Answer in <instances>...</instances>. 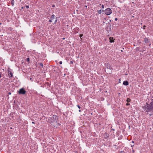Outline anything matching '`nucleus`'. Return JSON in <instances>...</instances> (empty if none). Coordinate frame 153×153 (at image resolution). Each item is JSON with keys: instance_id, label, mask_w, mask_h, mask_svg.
Wrapping results in <instances>:
<instances>
[{"instance_id": "nucleus-14", "label": "nucleus", "mask_w": 153, "mask_h": 153, "mask_svg": "<svg viewBox=\"0 0 153 153\" xmlns=\"http://www.w3.org/2000/svg\"><path fill=\"white\" fill-rule=\"evenodd\" d=\"M102 11L101 10H98V13L99 14H101V13Z\"/></svg>"}, {"instance_id": "nucleus-21", "label": "nucleus", "mask_w": 153, "mask_h": 153, "mask_svg": "<svg viewBox=\"0 0 153 153\" xmlns=\"http://www.w3.org/2000/svg\"><path fill=\"white\" fill-rule=\"evenodd\" d=\"M146 27V26H145V25H144L143 26V29H145V27Z\"/></svg>"}, {"instance_id": "nucleus-7", "label": "nucleus", "mask_w": 153, "mask_h": 153, "mask_svg": "<svg viewBox=\"0 0 153 153\" xmlns=\"http://www.w3.org/2000/svg\"><path fill=\"white\" fill-rule=\"evenodd\" d=\"M8 75L9 76V77H12L13 76V73L11 71L8 70Z\"/></svg>"}, {"instance_id": "nucleus-26", "label": "nucleus", "mask_w": 153, "mask_h": 153, "mask_svg": "<svg viewBox=\"0 0 153 153\" xmlns=\"http://www.w3.org/2000/svg\"><path fill=\"white\" fill-rule=\"evenodd\" d=\"M102 8H104V5H102Z\"/></svg>"}, {"instance_id": "nucleus-28", "label": "nucleus", "mask_w": 153, "mask_h": 153, "mask_svg": "<svg viewBox=\"0 0 153 153\" xmlns=\"http://www.w3.org/2000/svg\"><path fill=\"white\" fill-rule=\"evenodd\" d=\"M26 7L27 8H29V6H27H27H26Z\"/></svg>"}, {"instance_id": "nucleus-10", "label": "nucleus", "mask_w": 153, "mask_h": 153, "mask_svg": "<svg viewBox=\"0 0 153 153\" xmlns=\"http://www.w3.org/2000/svg\"><path fill=\"white\" fill-rule=\"evenodd\" d=\"M110 39V42L111 43L113 42H114V40L113 39V38L110 37L109 38Z\"/></svg>"}, {"instance_id": "nucleus-2", "label": "nucleus", "mask_w": 153, "mask_h": 153, "mask_svg": "<svg viewBox=\"0 0 153 153\" xmlns=\"http://www.w3.org/2000/svg\"><path fill=\"white\" fill-rule=\"evenodd\" d=\"M58 119L57 117L55 115H53L52 117H50L48 120V121L49 123L51 124L52 126L54 124L55 122H57Z\"/></svg>"}, {"instance_id": "nucleus-3", "label": "nucleus", "mask_w": 153, "mask_h": 153, "mask_svg": "<svg viewBox=\"0 0 153 153\" xmlns=\"http://www.w3.org/2000/svg\"><path fill=\"white\" fill-rule=\"evenodd\" d=\"M112 11L109 8H108L106 9L105 10V14L107 15H109L112 13Z\"/></svg>"}, {"instance_id": "nucleus-25", "label": "nucleus", "mask_w": 153, "mask_h": 153, "mask_svg": "<svg viewBox=\"0 0 153 153\" xmlns=\"http://www.w3.org/2000/svg\"><path fill=\"white\" fill-rule=\"evenodd\" d=\"M59 63L60 64H62V61H60L59 62Z\"/></svg>"}, {"instance_id": "nucleus-22", "label": "nucleus", "mask_w": 153, "mask_h": 153, "mask_svg": "<svg viewBox=\"0 0 153 153\" xmlns=\"http://www.w3.org/2000/svg\"><path fill=\"white\" fill-rule=\"evenodd\" d=\"M77 106L79 108V109H80L81 108V107H80V106L79 105H77Z\"/></svg>"}, {"instance_id": "nucleus-13", "label": "nucleus", "mask_w": 153, "mask_h": 153, "mask_svg": "<svg viewBox=\"0 0 153 153\" xmlns=\"http://www.w3.org/2000/svg\"><path fill=\"white\" fill-rule=\"evenodd\" d=\"M14 0H12L11 1V4L13 6L14 5Z\"/></svg>"}, {"instance_id": "nucleus-12", "label": "nucleus", "mask_w": 153, "mask_h": 153, "mask_svg": "<svg viewBox=\"0 0 153 153\" xmlns=\"http://www.w3.org/2000/svg\"><path fill=\"white\" fill-rule=\"evenodd\" d=\"M131 101V100L129 98H128L126 100V101L128 102H130Z\"/></svg>"}, {"instance_id": "nucleus-31", "label": "nucleus", "mask_w": 153, "mask_h": 153, "mask_svg": "<svg viewBox=\"0 0 153 153\" xmlns=\"http://www.w3.org/2000/svg\"><path fill=\"white\" fill-rule=\"evenodd\" d=\"M115 20L116 21H117V18H115Z\"/></svg>"}, {"instance_id": "nucleus-11", "label": "nucleus", "mask_w": 153, "mask_h": 153, "mask_svg": "<svg viewBox=\"0 0 153 153\" xmlns=\"http://www.w3.org/2000/svg\"><path fill=\"white\" fill-rule=\"evenodd\" d=\"M55 17V16L53 14L52 15H51V20H53V19Z\"/></svg>"}, {"instance_id": "nucleus-23", "label": "nucleus", "mask_w": 153, "mask_h": 153, "mask_svg": "<svg viewBox=\"0 0 153 153\" xmlns=\"http://www.w3.org/2000/svg\"><path fill=\"white\" fill-rule=\"evenodd\" d=\"M56 19L55 20V21L54 23H55L57 22V17H56Z\"/></svg>"}, {"instance_id": "nucleus-39", "label": "nucleus", "mask_w": 153, "mask_h": 153, "mask_svg": "<svg viewBox=\"0 0 153 153\" xmlns=\"http://www.w3.org/2000/svg\"><path fill=\"white\" fill-rule=\"evenodd\" d=\"M112 130H114V129H112Z\"/></svg>"}, {"instance_id": "nucleus-18", "label": "nucleus", "mask_w": 153, "mask_h": 153, "mask_svg": "<svg viewBox=\"0 0 153 153\" xmlns=\"http://www.w3.org/2000/svg\"><path fill=\"white\" fill-rule=\"evenodd\" d=\"M119 153H126L123 151H121Z\"/></svg>"}, {"instance_id": "nucleus-30", "label": "nucleus", "mask_w": 153, "mask_h": 153, "mask_svg": "<svg viewBox=\"0 0 153 153\" xmlns=\"http://www.w3.org/2000/svg\"><path fill=\"white\" fill-rule=\"evenodd\" d=\"M120 79H119V83H120V81H121V80H120Z\"/></svg>"}, {"instance_id": "nucleus-16", "label": "nucleus", "mask_w": 153, "mask_h": 153, "mask_svg": "<svg viewBox=\"0 0 153 153\" xmlns=\"http://www.w3.org/2000/svg\"><path fill=\"white\" fill-rule=\"evenodd\" d=\"M140 47H137L136 48V50L137 51H139V49H140Z\"/></svg>"}, {"instance_id": "nucleus-9", "label": "nucleus", "mask_w": 153, "mask_h": 153, "mask_svg": "<svg viewBox=\"0 0 153 153\" xmlns=\"http://www.w3.org/2000/svg\"><path fill=\"white\" fill-rule=\"evenodd\" d=\"M128 84H129V83H128V82L127 80L124 81L123 82V84L124 85H126V86L128 85Z\"/></svg>"}, {"instance_id": "nucleus-29", "label": "nucleus", "mask_w": 153, "mask_h": 153, "mask_svg": "<svg viewBox=\"0 0 153 153\" xmlns=\"http://www.w3.org/2000/svg\"><path fill=\"white\" fill-rule=\"evenodd\" d=\"M49 22H52V20H51H51H50L49 21Z\"/></svg>"}, {"instance_id": "nucleus-41", "label": "nucleus", "mask_w": 153, "mask_h": 153, "mask_svg": "<svg viewBox=\"0 0 153 153\" xmlns=\"http://www.w3.org/2000/svg\"><path fill=\"white\" fill-rule=\"evenodd\" d=\"M63 39H65V38H63Z\"/></svg>"}, {"instance_id": "nucleus-34", "label": "nucleus", "mask_w": 153, "mask_h": 153, "mask_svg": "<svg viewBox=\"0 0 153 153\" xmlns=\"http://www.w3.org/2000/svg\"><path fill=\"white\" fill-rule=\"evenodd\" d=\"M32 123L33 124H35V123L34 122H32Z\"/></svg>"}, {"instance_id": "nucleus-27", "label": "nucleus", "mask_w": 153, "mask_h": 153, "mask_svg": "<svg viewBox=\"0 0 153 153\" xmlns=\"http://www.w3.org/2000/svg\"><path fill=\"white\" fill-rule=\"evenodd\" d=\"M52 7H55V5L54 4H53V5H52Z\"/></svg>"}, {"instance_id": "nucleus-33", "label": "nucleus", "mask_w": 153, "mask_h": 153, "mask_svg": "<svg viewBox=\"0 0 153 153\" xmlns=\"http://www.w3.org/2000/svg\"><path fill=\"white\" fill-rule=\"evenodd\" d=\"M70 63H71V64H73V61H71Z\"/></svg>"}, {"instance_id": "nucleus-24", "label": "nucleus", "mask_w": 153, "mask_h": 153, "mask_svg": "<svg viewBox=\"0 0 153 153\" xmlns=\"http://www.w3.org/2000/svg\"><path fill=\"white\" fill-rule=\"evenodd\" d=\"M83 36V34H80V37H82V36Z\"/></svg>"}, {"instance_id": "nucleus-32", "label": "nucleus", "mask_w": 153, "mask_h": 153, "mask_svg": "<svg viewBox=\"0 0 153 153\" xmlns=\"http://www.w3.org/2000/svg\"><path fill=\"white\" fill-rule=\"evenodd\" d=\"M8 94L9 95H10L11 94V93L10 92H9L8 93Z\"/></svg>"}, {"instance_id": "nucleus-40", "label": "nucleus", "mask_w": 153, "mask_h": 153, "mask_svg": "<svg viewBox=\"0 0 153 153\" xmlns=\"http://www.w3.org/2000/svg\"><path fill=\"white\" fill-rule=\"evenodd\" d=\"M85 7H87V6H85Z\"/></svg>"}, {"instance_id": "nucleus-35", "label": "nucleus", "mask_w": 153, "mask_h": 153, "mask_svg": "<svg viewBox=\"0 0 153 153\" xmlns=\"http://www.w3.org/2000/svg\"><path fill=\"white\" fill-rule=\"evenodd\" d=\"M104 10H102V12H104Z\"/></svg>"}, {"instance_id": "nucleus-1", "label": "nucleus", "mask_w": 153, "mask_h": 153, "mask_svg": "<svg viewBox=\"0 0 153 153\" xmlns=\"http://www.w3.org/2000/svg\"><path fill=\"white\" fill-rule=\"evenodd\" d=\"M151 100L152 101L150 104L147 102V105H145L143 107V109L146 112H148L153 110V100Z\"/></svg>"}, {"instance_id": "nucleus-20", "label": "nucleus", "mask_w": 153, "mask_h": 153, "mask_svg": "<svg viewBox=\"0 0 153 153\" xmlns=\"http://www.w3.org/2000/svg\"><path fill=\"white\" fill-rule=\"evenodd\" d=\"M130 104L128 103V102H127V103H126V105H127V106H128V105H130Z\"/></svg>"}, {"instance_id": "nucleus-38", "label": "nucleus", "mask_w": 153, "mask_h": 153, "mask_svg": "<svg viewBox=\"0 0 153 153\" xmlns=\"http://www.w3.org/2000/svg\"><path fill=\"white\" fill-rule=\"evenodd\" d=\"M151 45V44H149V46H150V45Z\"/></svg>"}, {"instance_id": "nucleus-15", "label": "nucleus", "mask_w": 153, "mask_h": 153, "mask_svg": "<svg viewBox=\"0 0 153 153\" xmlns=\"http://www.w3.org/2000/svg\"><path fill=\"white\" fill-rule=\"evenodd\" d=\"M39 65L41 66H42V67H43V64L42 63H39Z\"/></svg>"}, {"instance_id": "nucleus-6", "label": "nucleus", "mask_w": 153, "mask_h": 153, "mask_svg": "<svg viewBox=\"0 0 153 153\" xmlns=\"http://www.w3.org/2000/svg\"><path fill=\"white\" fill-rule=\"evenodd\" d=\"M60 125V124L59 123H57V121L56 122H55L54 124L53 125V126L54 127L57 128Z\"/></svg>"}, {"instance_id": "nucleus-8", "label": "nucleus", "mask_w": 153, "mask_h": 153, "mask_svg": "<svg viewBox=\"0 0 153 153\" xmlns=\"http://www.w3.org/2000/svg\"><path fill=\"white\" fill-rule=\"evenodd\" d=\"M144 42L146 43H148L150 42V40L148 38L145 37L144 38Z\"/></svg>"}, {"instance_id": "nucleus-37", "label": "nucleus", "mask_w": 153, "mask_h": 153, "mask_svg": "<svg viewBox=\"0 0 153 153\" xmlns=\"http://www.w3.org/2000/svg\"><path fill=\"white\" fill-rule=\"evenodd\" d=\"M132 143H134V141H132Z\"/></svg>"}, {"instance_id": "nucleus-5", "label": "nucleus", "mask_w": 153, "mask_h": 153, "mask_svg": "<svg viewBox=\"0 0 153 153\" xmlns=\"http://www.w3.org/2000/svg\"><path fill=\"white\" fill-rule=\"evenodd\" d=\"M105 65L108 69L111 70L112 68V67L111 65L108 63H106L105 64Z\"/></svg>"}, {"instance_id": "nucleus-4", "label": "nucleus", "mask_w": 153, "mask_h": 153, "mask_svg": "<svg viewBox=\"0 0 153 153\" xmlns=\"http://www.w3.org/2000/svg\"><path fill=\"white\" fill-rule=\"evenodd\" d=\"M26 91L24 88H22L19 90L18 93L19 94H25Z\"/></svg>"}, {"instance_id": "nucleus-19", "label": "nucleus", "mask_w": 153, "mask_h": 153, "mask_svg": "<svg viewBox=\"0 0 153 153\" xmlns=\"http://www.w3.org/2000/svg\"><path fill=\"white\" fill-rule=\"evenodd\" d=\"M2 75V72H0V78L1 77Z\"/></svg>"}, {"instance_id": "nucleus-17", "label": "nucleus", "mask_w": 153, "mask_h": 153, "mask_svg": "<svg viewBox=\"0 0 153 153\" xmlns=\"http://www.w3.org/2000/svg\"><path fill=\"white\" fill-rule=\"evenodd\" d=\"M27 61L28 62H29L30 61V59L29 58H27Z\"/></svg>"}, {"instance_id": "nucleus-36", "label": "nucleus", "mask_w": 153, "mask_h": 153, "mask_svg": "<svg viewBox=\"0 0 153 153\" xmlns=\"http://www.w3.org/2000/svg\"><path fill=\"white\" fill-rule=\"evenodd\" d=\"M81 110H79V112H81Z\"/></svg>"}]
</instances>
